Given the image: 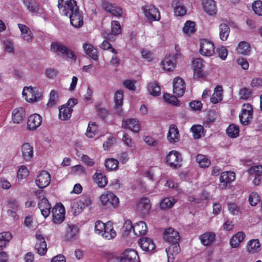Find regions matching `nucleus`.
Returning <instances> with one entry per match:
<instances>
[{
    "instance_id": "nucleus-64",
    "label": "nucleus",
    "mask_w": 262,
    "mask_h": 262,
    "mask_svg": "<svg viewBox=\"0 0 262 262\" xmlns=\"http://www.w3.org/2000/svg\"><path fill=\"white\" fill-rule=\"evenodd\" d=\"M251 91L248 88H243L239 91L240 98L242 99H248L251 95Z\"/></svg>"
},
{
    "instance_id": "nucleus-44",
    "label": "nucleus",
    "mask_w": 262,
    "mask_h": 262,
    "mask_svg": "<svg viewBox=\"0 0 262 262\" xmlns=\"http://www.w3.org/2000/svg\"><path fill=\"white\" fill-rule=\"evenodd\" d=\"M176 202V201L173 198L166 197L160 201V207L162 209L170 208Z\"/></svg>"
},
{
    "instance_id": "nucleus-25",
    "label": "nucleus",
    "mask_w": 262,
    "mask_h": 262,
    "mask_svg": "<svg viewBox=\"0 0 262 262\" xmlns=\"http://www.w3.org/2000/svg\"><path fill=\"white\" fill-rule=\"evenodd\" d=\"M27 9L33 14L39 13L40 7L35 0H21Z\"/></svg>"
},
{
    "instance_id": "nucleus-45",
    "label": "nucleus",
    "mask_w": 262,
    "mask_h": 262,
    "mask_svg": "<svg viewBox=\"0 0 262 262\" xmlns=\"http://www.w3.org/2000/svg\"><path fill=\"white\" fill-rule=\"evenodd\" d=\"M148 91L150 95L158 96L161 94V88L156 82L150 83L148 85Z\"/></svg>"
},
{
    "instance_id": "nucleus-22",
    "label": "nucleus",
    "mask_w": 262,
    "mask_h": 262,
    "mask_svg": "<svg viewBox=\"0 0 262 262\" xmlns=\"http://www.w3.org/2000/svg\"><path fill=\"white\" fill-rule=\"evenodd\" d=\"M123 91L119 90L116 92L114 95L115 112L120 115L122 111V105L123 104Z\"/></svg>"
},
{
    "instance_id": "nucleus-61",
    "label": "nucleus",
    "mask_w": 262,
    "mask_h": 262,
    "mask_svg": "<svg viewBox=\"0 0 262 262\" xmlns=\"http://www.w3.org/2000/svg\"><path fill=\"white\" fill-rule=\"evenodd\" d=\"M193 73L194 76L196 78L205 77L207 75V73L202 70V67H194Z\"/></svg>"
},
{
    "instance_id": "nucleus-55",
    "label": "nucleus",
    "mask_w": 262,
    "mask_h": 262,
    "mask_svg": "<svg viewBox=\"0 0 262 262\" xmlns=\"http://www.w3.org/2000/svg\"><path fill=\"white\" fill-rule=\"evenodd\" d=\"M203 129V127L200 125H193L191 128V130L193 133L194 138L199 139L201 138Z\"/></svg>"
},
{
    "instance_id": "nucleus-40",
    "label": "nucleus",
    "mask_w": 262,
    "mask_h": 262,
    "mask_svg": "<svg viewBox=\"0 0 262 262\" xmlns=\"http://www.w3.org/2000/svg\"><path fill=\"white\" fill-rule=\"evenodd\" d=\"M12 238L11 233L9 232H4L0 233V250L5 248Z\"/></svg>"
},
{
    "instance_id": "nucleus-63",
    "label": "nucleus",
    "mask_w": 262,
    "mask_h": 262,
    "mask_svg": "<svg viewBox=\"0 0 262 262\" xmlns=\"http://www.w3.org/2000/svg\"><path fill=\"white\" fill-rule=\"evenodd\" d=\"M29 171L27 168L24 166H20L17 171V177L18 179H23L27 177Z\"/></svg>"
},
{
    "instance_id": "nucleus-41",
    "label": "nucleus",
    "mask_w": 262,
    "mask_h": 262,
    "mask_svg": "<svg viewBox=\"0 0 262 262\" xmlns=\"http://www.w3.org/2000/svg\"><path fill=\"white\" fill-rule=\"evenodd\" d=\"M73 111V108L69 106H63L59 108V118L61 120H66L69 119Z\"/></svg>"
},
{
    "instance_id": "nucleus-29",
    "label": "nucleus",
    "mask_w": 262,
    "mask_h": 262,
    "mask_svg": "<svg viewBox=\"0 0 262 262\" xmlns=\"http://www.w3.org/2000/svg\"><path fill=\"white\" fill-rule=\"evenodd\" d=\"M122 126L124 128H128L135 133H137L140 130L139 122L136 119H129L123 120Z\"/></svg>"
},
{
    "instance_id": "nucleus-35",
    "label": "nucleus",
    "mask_w": 262,
    "mask_h": 262,
    "mask_svg": "<svg viewBox=\"0 0 262 262\" xmlns=\"http://www.w3.org/2000/svg\"><path fill=\"white\" fill-rule=\"evenodd\" d=\"M223 88L221 85H217L214 89V93L210 98L211 102L214 104L217 103L222 100Z\"/></svg>"
},
{
    "instance_id": "nucleus-4",
    "label": "nucleus",
    "mask_w": 262,
    "mask_h": 262,
    "mask_svg": "<svg viewBox=\"0 0 262 262\" xmlns=\"http://www.w3.org/2000/svg\"><path fill=\"white\" fill-rule=\"evenodd\" d=\"M100 201L102 205L110 209L117 207L119 204V199L112 192L102 194Z\"/></svg>"
},
{
    "instance_id": "nucleus-6",
    "label": "nucleus",
    "mask_w": 262,
    "mask_h": 262,
    "mask_svg": "<svg viewBox=\"0 0 262 262\" xmlns=\"http://www.w3.org/2000/svg\"><path fill=\"white\" fill-rule=\"evenodd\" d=\"M145 17L148 20L158 21L160 19V14L158 9L151 5H146L142 8Z\"/></svg>"
},
{
    "instance_id": "nucleus-60",
    "label": "nucleus",
    "mask_w": 262,
    "mask_h": 262,
    "mask_svg": "<svg viewBox=\"0 0 262 262\" xmlns=\"http://www.w3.org/2000/svg\"><path fill=\"white\" fill-rule=\"evenodd\" d=\"M78 201L83 208L90 206L92 203L90 198L86 195L81 196Z\"/></svg>"
},
{
    "instance_id": "nucleus-8",
    "label": "nucleus",
    "mask_w": 262,
    "mask_h": 262,
    "mask_svg": "<svg viewBox=\"0 0 262 262\" xmlns=\"http://www.w3.org/2000/svg\"><path fill=\"white\" fill-rule=\"evenodd\" d=\"M117 260L119 262H139V257L135 250L126 249Z\"/></svg>"
},
{
    "instance_id": "nucleus-43",
    "label": "nucleus",
    "mask_w": 262,
    "mask_h": 262,
    "mask_svg": "<svg viewBox=\"0 0 262 262\" xmlns=\"http://www.w3.org/2000/svg\"><path fill=\"white\" fill-rule=\"evenodd\" d=\"M236 50L238 54L247 55L250 51V46L246 41H241L238 43Z\"/></svg>"
},
{
    "instance_id": "nucleus-28",
    "label": "nucleus",
    "mask_w": 262,
    "mask_h": 262,
    "mask_svg": "<svg viewBox=\"0 0 262 262\" xmlns=\"http://www.w3.org/2000/svg\"><path fill=\"white\" fill-rule=\"evenodd\" d=\"M21 152L23 159L30 161L33 157V148L29 143H25L21 146Z\"/></svg>"
},
{
    "instance_id": "nucleus-5",
    "label": "nucleus",
    "mask_w": 262,
    "mask_h": 262,
    "mask_svg": "<svg viewBox=\"0 0 262 262\" xmlns=\"http://www.w3.org/2000/svg\"><path fill=\"white\" fill-rule=\"evenodd\" d=\"M52 221L54 224L61 223L64 220L65 209L63 205L59 203L56 204L52 208Z\"/></svg>"
},
{
    "instance_id": "nucleus-20",
    "label": "nucleus",
    "mask_w": 262,
    "mask_h": 262,
    "mask_svg": "<svg viewBox=\"0 0 262 262\" xmlns=\"http://www.w3.org/2000/svg\"><path fill=\"white\" fill-rule=\"evenodd\" d=\"M38 207L40 210L42 215L45 218L47 217L52 211L51 210V205L46 198H43L39 201Z\"/></svg>"
},
{
    "instance_id": "nucleus-21",
    "label": "nucleus",
    "mask_w": 262,
    "mask_h": 262,
    "mask_svg": "<svg viewBox=\"0 0 262 262\" xmlns=\"http://www.w3.org/2000/svg\"><path fill=\"white\" fill-rule=\"evenodd\" d=\"M181 248L179 242L176 244H171V245L166 249L167 255V262H172L174 256L179 253Z\"/></svg>"
},
{
    "instance_id": "nucleus-59",
    "label": "nucleus",
    "mask_w": 262,
    "mask_h": 262,
    "mask_svg": "<svg viewBox=\"0 0 262 262\" xmlns=\"http://www.w3.org/2000/svg\"><path fill=\"white\" fill-rule=\"evenodd\" d=\"M72 211L74 215L79 214L83 209V207L79 204V201L73 202L72 204Z\"/></svg>"
},
{
    "instance_id": "nucleus-23",
    "label": "nucleus",
    "mask_w": 262,
    "mask_h": 262,
    "mask_svg": "<svg viewBox=\"0 0 262 262\" xmlns=\"http://www.w3.org/2000/svg\"><path fill=\"white\" fill-rule=\"evenodd\" d=\"M70 19L71 25L75 28H79L83 25V17L79 10L67 16Z\"/></svg>"
},
{
    "instance_id": "nucleus-31",
    "label": "nucleus",
    "mask_w": 262,
    "mask_h": 262,
    "mask_svg": "<svg viewBox=\"0 0 262 262\" xmlns=\"http://www.w3.org/2000/svg\"><path fill=\"white\" fill-rule=\"evenodd\" d=\"M133 232L137 236L144 235L146 233L147 227L143 221H140L135 223L133 226Z\"/></svg>"
},
{
    "instance_id": "nucleus-27",
    "label": "nucleus",
    "mask_w": 262,
    "mask_h": 262,
    "mask_svg": "<svg viewBox=\"0 0 262 262\" xmlns=\"http://www.w3.org/2000/svg\"><path fill=\"white\" fill-rule=\"evenodd\" d=\"M204 10L208 14L212 15L216 12L215 2L213 0H201Z\"/></svg>"
},
{
    "instance_id": "nucleus-26",
    "label": "nucleus",
    "mask_w": 262,
    "mask_h": 262,
    "mask_svg": "<svg viewBox=\"0 0 262 262\" xmlns=\"http://www.w3.org/2000/svg\"><path fill=\"white\" fill-rule=\"evenodd\" d=\"M137 209L142 214L148 213L151 208L150 201L147 198H142L137 204Z\"/></svg>"
},
{
    "instance_id": "nucleus-33",
    "label": "nucleus",
    "mask_w": 262,
    "mask_h": 262,
    "mask_svg": "<svg viewBox=\"0 0 262 262\" xmlns=\"http://www.w3.org/2000/svg\"><path fill=\"white\" fill-rule=\"evenodd\" d=\"M215 234L211 232H207L200 236L203 245L208 246L215 241Z\"/></svg>"
},
{
    "instance_id": "nucleus-50",
    "label": "nucleus",
    "mask_w": 262,
    "mask_h": 262,
    "mask_svg": "<svg viewBox=\"0 0 262 262\" xmlns=\"http://www.w3.org/2000/svg\"><path fill=\"white\" fill-rule=\"evenodd\" d=\"M177 97L176 95H171L168 93H164L163 95V99L165 102L174 106H179L180 102Z\"/></svg>"
},
{
    "instance_id": "nucleus-37",
    "label": "nucleus",
    "mask_w": 262,
    "mask_h": 262,
    "mask_svg": "<svg viewBox=\"0 0 262 262\" xmlns=\"http://www.w3.org/2000/svg\"><path fill=\"white\" fill-rule=\"evenodd\" d=\"M260 244L258 239H253L249 241L247 250L251 253H255L260 251Z\"/></svg>"
},
{
    "instance_id": "nucleus-24",
    "label": "nucleus",
    "mask_w": 262,
    "mask_h": 262,
    "mask_svg": "<svg viewBox=\"0 0 262 262\" xmlns=\"http://www.w3.org/2000/svg\"><path fill=\"white\" fill-rule=\"evenodd\" d=\"M17 25L21 32V38L29 42H31L33 39V35L30 29L24 24H18Z\"/></svg>"
},
{
    "instance_id": "nucleus-12",
    "label": "nucleus",
    "mask_w": 262,
    "mask_h": 262,
    "mask_svg": "<svg viewBox=\"0 0 262 262\" xmlns=\"http://www.w3.org/2000/svg\"><path fill=\"white\" fill-rule=\"evenodd\" d=\"M35 182L37 186L40 188L47 187L51 182L50 174L48 171L42 170L37 177Z\"/></svg>"
},
{
    "instance_id": "nucleus-13",
    "label": "nucleus",
    "mask_w": 262,
    "mask_h": 262,
    "mask_svg": "<svg viewBox=\"0 0 262 262\" xmlns=\"http://www.w3.org/2000/svg\"><path fill=\"white\" fill-rule=\"evenodd\" d=\"M235 180V173L231 171L223 172L220 177V187L225 189Z\"/></svg>"
},
{
    "instance_id": "nucleus-15",
    "label": "nucleus",
    "mask_w": 262,
    "mask_h": 262,
    "mask_svg": "<svg viewBox=\"0 0 262 262\" xmlns=\"http://www.w3.org/2000/svg\"><path fill=\"white\" fill-rule=\"evenodd\" d=\"M36 243L35 245V249L37 252L40 255H43L47 252V244L43 236L40 234H36L35 235Z\"/></svg>"
},
{
    "instance_id": "nucleus-53",
    "label": "nucleus",
    "mask_w": 262,
    "mask_h": 262,
    "mask_svg": "<svg viewBox=\"0 0 262 262\" xmlns=\"http://www.w3.org/2000/svg\"><path fill=\"white\" fill-rule=\"evenodd\" d=\"M105 166L108 170H115L118 168V161L114 158L106 160Z\"/></svg>"
},
{
    "instance_id": "nucleus-49",
    "label": "nucleus",
    "mask_w": 262,
    "mask_h": 262,
    "mask_svg": "<svg viewBox=\"0 0 262 262\" xmlns=\"http://www.w3.org/2000/svg\"><path fill=\"white\" fill-rule=\"evenodd\" d=\"M239 127L237 125L231 124L226 129L227 135L231 138H236L239 135Z\"/></svg>"
},
{
    "instance_id": "nucleus-48",
    "label": "nucleus",
    "mask_w": 262,
    "mask_h": 262,
    "mask_svg": "<svg viewBox=\"0 0 262 262\" xmlns=\"http://www.w3.org/2000/svg\"><path fill=\"white\" fill-rule=\"evenodd\" d=\"M183 33L186 35H190L195 31V23L193 21H187L183 28Z\"/></svg>"
},
{
    "instance_id": "nucleus-17",
    "label": "nucleus",
    "mask_w": 262,
    "mask_h": 262,
    "mask_svg": "<svg viewBox=\"0 0 262 262\" xmlns=\"http://www.w3.org/2000/svg\"><path fill=\"white\" fill-rule=\"evenodd\" d=\"M138 243L142 249L146 252L151 251L156 248L152 239L147 237L140 238Z\"/></svg>"
},
{
    "instance_id": "nucleus-16",
    "label": "nucleus",
    "mask_w": 262,
    "mask_h": 262,
    "mask_svg": "<svg viewBox=\"0 0 262 262\" xmlns=\"http://www.w3.org/2000/svg\"><path fill=\"white\" fill-rule=\"evenodd\" d=\"M41 117L37 114L30 115L28 119L27 126L29 130H34L41 124Z\"/></svg>"
},
{
    "instance_id": "nucleus-62",
    "label": "nucleus",
    "mask_w": 262,
    "mask_h": 262,
    "mask_svg": "<svg viewBox=\"0 0 262 262\" xmlns=\"http://www.w3.org/2000/svg\"><path fill=\"white\" fill-rule=\"evenodd\" d=\"M98 115L102 119H104L107 116L108 112L105 108L101 107V104H98L96 106Z\"/></svg>"
},
{
    "instance_id": "nucleus-3",
    "label": "nucleus",
    "mask_w": 262,
    "mask_h": 262,
    "mask_svg": "<svg viewBox=\"0 0 262 262\" xmlns=\"http://www.w3.org/2000/svg\"><path fill=\"white\" fill-rule=\"evenodd\" d=\"M23 95L27 101L33 102L41 99L42 93L38 89L30 86L24 88Z\"/></svg>"
},
{
    "instance_id": "nucleus-38",
    "label": "nucleus",
    "mask_w": 262,
    "mask_h": 262,
    "mask_svg": "<svg viewBox=\"0 0 262 262\" xmlns=\"http://www.w3.org/2000/svg\"><path fill=\"white\" fill-rule=\"evenodd\" d=\"M252 115L253 112L242 110L241 113L239 115L241 123L244 125H248L250 123V119L252 118Z\"/></svg>"
},
{
    "instance_id": "nucleus-9",
    "label": "nucleus",
    "mask_w": 262,
    "mask_h": 262,
    "mask_svg": "<svg viewBox=\"0 0 262 262\" xmlns=\"http://www.w3.org/2000/svg\"><path fill=\"white\" fill-rule=\"evenodd\" d=\"M200 53L205 56H211L214 53V46L213 42L206 39L200 40Z\"/></svg>"
},
{
    "instance_id": "nucleus-47",
    "label": "nucleus",
    "mask_w": 262,
    "mask_h": 262,
    "mask_svg": "<svg viewBox=\"0 0 262 262\" xmlns=\"http://www.w3.org/2000/svg\"><path fill=\"white\" fill-rule=\"evenodd\" d=\"M196 162L201 167H206L210 166L211 162L207 157L203 155L199 154L196 157Z\"/></svg>"
},
{
    "instance_id": "nucleus-54",
    "label": "nucleus",
    "mask_w": 262,
    "mask_h": 262,
    "mask_svg": "<svg viewBox=\"0 0 262 262\" xmlns=\"http://www.w3.org/2000/svg\"><path fill=\"white\" fill-rule=\"evenodd\" d=\"M58 102V93L55 90H52L50 94V98L47 106L51 107L55 105Z\"/></svg>"
},
{
    "instance_id": "nucleus-10",
    "label": "nucleus",
    "mask_w": 262,
    "mask_h": 262,
    "mask_svg": "<svg viewBox=\"0 0 262 262\" xmlns=\"http://www.w3.org/2000/svg\"><path fill=\"white\" fill-rule=\"evenodd\" d=\"M163 237L164 241L169 244L177 243L180 238L179 232L172 228L165 229Z\"/></svg>"
},
{
    "instance_id": "nucleus-7",
    "label": "nucleus",
    "mask_w": 262,
    "mask_h": 262,
    "mask_svg": "<svg viewBox=\"0 0 262 262\" xmlns=\"http://www.w3.org/2000/svg\"><path fill=\"white\" fill-rule=\"evenodd\" d=\"M165 160L170 167L177 168L181 165L182 159L181 155L178 151L172 150L167 155Z\"/></svg>"
},
{
    "instance_id": "nucleus-30",
    "label": "nucleus",
    "mask_w": 262,
    "mask_h": 262,
    "mask_svg": "<svg viewBox=\"0 0 262 262\" xmlns=\"http://www.w3.org/2000/svg\"><path fill=\"white\" fill-rule=\"evenodd\" d=\"M26 117L25 108L19 107L14 109L12 112V120L15 123H20Z\"/></svg>"
},
{
    "instance_id": "nucleus-36",
    "label": "nucleus",
    "mask_w": 262,
    "mask_h": 262,
    "mask_svg": "<svg viewBox=\"0 0 262 262\" xmlns=\"http://www.w3.org/2000/svg\"><path fill=\"white\" fill-rule=\"evenodd\" d=\"M83 48L86 55L94 60L97 59V51L93 46L89 43H84L83 45Z\"/></svg>"
},
{
    "instance_id": "nucleus-14",
    "label": "nucleus",
    "mask_w": 262,
    "mask_h": 262,
    "mask_svg": "<svg viewBox=\"0 0 262 262\" xmlns=\"http://www.w3.org/2000/svg\"><path fill=\"white\" fill-rule=\"evenodd\" d=\"M101 7L106 12L110 13L114 16L120 17L123 14V10L121 8L112 5L106 1H103Z\"/></svg>"
},
{
    "instance_id": "nucleus-57",
    "label": "nucleus",
    "mask_w": 262,
    "mask_h": 262,
    "mask_svg": "<svg viewBox=\"0 0 262 262\" xmlns=\"http://www.w3.org/2000/svg\"><path fill=\"white\" fill-rule=\"evenodd\" d=\"M252 9L254 12L259 16H262V2L255 1L252 4Z\"/></svg>"
},
{
    "instance_id": "nucleus-11",
    "label": "nucleus",
    "mask_w": 262,
    "mask_h": 262,
    "mask_svg": "<svg viewBox=\"0 0 262 262\" xmlns=\"http://www.w3.org/2000/svg\"><path fill=\"white\" fill-rule=\"evenodd\" d=\"M185 82L184 80L179 77H176L173 80V93L178 97L183 96L185 91Z\"/></svg>"
},
{
    "instance_id": "nucleus-46",
    "label": "nucleus",
    "mask_w": 262,
    "mask_h": 262,
    "mask_svg": "<svg viewBox=\"0 0 262 262\" xmlns=\"http://www.w3.org/2000/svg\"><path fill=\"white\" fill-rule=\"evenodd\" d=\"M98 132V128L95 122H90L87 128L86 136L89 138L93 137Z\"/></svg>"
},
{
    "instance_id": "nucleus-42",
    "label": "nucleus",
    "mask_w": 262,
    "mask_h": 262,
    "mask_svg": "<svg viewBox=\"0 0 262 262\" xmlns=\"http://www.w3.org/2000/svg\"><path fill=\"white\" fill-rule=\"evenodd\" d=\"M220 38L222 41H225L227 39L229 33L230 28L226 24H222L219 26Z\"/></svg>"
},
{
    "instance_id": "nucleus-52",
    "label": "nucleus",
    "mask_w": 262,
    "mask_h": 262,
    "mask_svg": "<svg viewBox=\"0 0 262 262\" xmlns=\"http://www.w3.org/2000/svg\"><path fill=\"white\" fill-rule=\"evenodd\" d=\"M180 56L179 53H176L175 56L169 55L166 56L162 61V66H174L176 63V58Z\"/></svg>"
},
{
    "instance_id": "nucleus-56",
    "label": "nucleus",
    "mask_w": 262,
    "mask_h": 262,
    "mask_svg": "<svg viewBox=\"0 0 262 262\" xmlns=\"http://www.w3.org/2000/svg\"><path fill=\"white\" fill-rule=\"evenodd\" d=\"M260 201V198L257 193L252 192L250 193L248 201L251 206H256Z\"/></svg>"
},
{
    "instance_id": "nucleus-32",
    "label": "nucleus",
    "mask_w": 262,
    "mask_h": 262,
    "mask_svg": "<svg viewBox=\"0 0 262 262\" xmlns=\"http://www.w3.org/2000/svg\"><path fill=\"white\" fill-rule=\"evenodd\" d=\"M245 237V234L244 232L239 231L236 234H234L230 239V244L232 248H237L239 246L241 243H242Z\"/></svg>"
},
{
    "instance_id": "nucleus-51",
    "label": "nucleus",
    "mask_w": 262,
    "mask_h": 262,
    "mask_svg": "<svg viewBox=\"0 0 262 262\" xmlns=\"http://www.w3.org/2000/svg\"><path fill=\"white\" fill-rule=\"evenodd\" d=\"M96 174V181L99 187H104L107 183V179L105 176L101 172L97 171Z\"/></svg>"
},
{
    "instance_id": "nucleus-18",
    "label": "nucleus",
    "mask_w": 262,
    "mask_h": 262,
    "mask_svg": "<svg viewBox=\"0 0 262 262\" xmlns=\"http://www.w3.org/2000/svg\"><path fill=\"white\" fill-rule=\"evenodd\" d=\"M121 32V26L119 21H112L111 23V33H107L105 36L106 39L110 41H114L115 36L119 35Z\"/></svg>"
},
{
    "instance_id": "nucleus-58",
    "label": "nucleus",
    "mask_w": 262,
    "mask_h": 262,
    "mask_svg": "<svg viewBox=\"0 0 262 262\" xmlns=\"http://www.w3.org/2000/svg\"><path fill=\"white\" fill-rule=\"evenodd\" d=\"M249 174L251 176L260 177L262 174V165L252 166L248 170Z\"/></svg>"
},
{
    "instance_id": "nucleus-1",
    "label": "nucleus",
    "mask_w": 262,
    "mask_h": 262,
    "mask_svg": "<svg viewBox=\"0 0 262 262\" xmlns=\"http://www.w3.org/2000/svg\"><path fill=\"white\" fill-rule=\"evenodd\" d=\"M50 50L58 56L66 58L72 61H76V56L74 52L63 43L59 41L51 43Z\"/></svg>"
},
{
    "instance_id": "nucleus-19",
    "label": "nucleus",
    "mask_w": 262,
    "mask_h": 262,
    "mask_svg": "<svg viewBox=\"0 0 262 262\" xmlns=\"http://www.w3.org/2000/svg\"><path fill=\"white\" fill-rule=\"evenodd\" d=\"M167 138L170 143H175L179 141L180 138L179 132L178 127L174 124L169 126Z\"/></svg>"
},
{
    "instance_id": "nucleus-39",
    "label": "nucleus",
    "mask_w": 262,
    "mask_h": 262,
    "mask_svg": "<svg viewBox=\"0 0 262 262\" xmlns=\"http://www.w3.org/2000/svg\"><path fill=\"white\" fill-rule=\"evenodd\" d=\"M78 233V228L74 225H69L67 230L66 238L68 241H71L75 238Z\"/></svg>"
},
{
    "instance_id": "nucleus-34",
    "label": "nucleus",
    "mask_w": 262,
    "mask_h": 262,
    "mask_svg": "<svg viewBox=\"0 0 262 262\" xmlns=\"http://www.w3.org/2000/svg\"><path fill=\"white\" fill-rule=\"evenodd\" d=\"M101 235L104 238L107 239H111L116 237V233L113 229L111 223L109 222L107 223L105 229H104Z\"/></svg>"
},
{
    "instance_id": "nucleus-2",
    "label": "nucleus",
    "mask_w": 262,
    "mask_h": 262,
    "mask_svg": "<svg viewBox=\"0 0 262 262\" xmlns=\"http://www.w3.org/2000/svg\"><path fill=\"white\" fill-rule=\"evenodd\" d=\"M58 7L60 13L67 16L79 10L74 0H58Z\"/></svg>"
}]
</instances>
